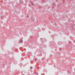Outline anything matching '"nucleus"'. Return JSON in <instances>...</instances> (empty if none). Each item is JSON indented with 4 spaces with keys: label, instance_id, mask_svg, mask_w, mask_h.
<instances>
[{
    "label": "nucleus",
    "instance_id": "nucleus-1",
    "mask_svg": "<svg viewBox=\"0 0 75 75\" xmlns=\"http://www.w3.org/2000/svg\"><path fill=\"white\" fill-rule=\"evenodd\" d=\"M31 20L32 21H35V18H34V17H31Z\"/></svg>",
    "mask_w": 75,
    "mask_h": 75
},
{
    "label": "nucleus",
    "instance_id": "nucleus-2",
    "mask_svg": "<svg viewBox=\"0 0 75 75\" xmlns=\"http://www.w3.org/2000/svg\"><path fill=\"white\" fill-rule=\"evenodd\" d=\"M20 42L21 43H23V40H21V41H20Z\"/></svg>",
    "mask_w": 75,
    "mask_h": 75
},
{
    "label": "nucleus",
    "instance_id": "nucleus-3",
    "mask_svg": "<svg viewBox=\"0 0 75 75\" xmlns=\"http://www.w3.org/2000/svg\"><path fill=\"white\" fill-rule=\"evenodd\" d=\"M71 27H72V28H73V26H72V25H71Z\"/></svg>",
    "mask_w": 75,
    "mask_h": 75
},
{
    "label": "nucleus",
    "instance_id": "nucleus-4",
    "mask_svg": "<svg viewBox=\"0 0 75 75\" xmlns=\"http://www.w3.org/2000/svg\"><path fill=\"white\" fill-rule=\"evenodd\" d=\"M30 69H32V67H30Z\"/></svg>",
    "mask_w": 75,
    "mask_h": 75
},
{
    "label": "nucleus",
    "instance_id": "nucleus-5",
    "mask_svg": "<svg viewBox=\"0 0 75 75\" xmlns=\"http://www.w3.org/2000/svg\"><path fill=\"white\" fill-rule=\"evenodd\" d=\"M35 60H37V59H35Z\"/></svg>",
    "mask_w": 75,
    "mask_h": 75
},
{
    "label": "nucleus",
    "instance_id": "nucleus-6",
    "mask_svg": "<svg viewBox=\"0 0 75 75\" xmlns=\"http://www.w3.org/2000/svg\"><path fill=\"white\" fill-rule=\"evenodd\" d=\"M36 74H37V73H36Z\"/></svg>",
    "mask_w": 75,
    "mask_h": 75
}]
</instances>
